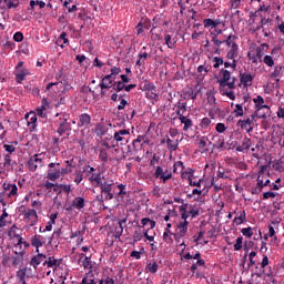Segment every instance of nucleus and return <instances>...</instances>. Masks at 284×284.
Segmentation results:
<instances>
[{"instance_id":"nucleus-56","label":"nucleus","mask_w":284,"mask_h":284,"mask_svg":"<svg viewBox=\"0 0 284 284\" xmlns=\"http://www.w3.org/2000/svg\"><path fill=\"white\" fill-rule=\"evenodd\" d=\"M201 210H199V206H190L189 214L192 216V219H196L199 216Z\"/></svg>"},{"instance_id":"nucleus-47","label":"nucleus","mask_w":284,"mask_h":284,"mask_svg":"<svg viewBox=\"0 0 284 284\" xmlns=\"http://www.w3.org/2000/svg\"><path fill=\"white\" fill-rule=\"evenodd\" d=\"M207 141H209L207 136H202L200 139L199 148L200 150H202V152H207V149H205L207 148Z\"/></svg>"},{"instance_id":"nucleus-45","label":"nucleus","mask_w":284,"mask_h":284,"mask_svg":"<svg viewBox=\"0 0 284 284\" xmlns=\"http://www.w3.org/2000/svg\"><path fill=\"white\" fill-rule=\"evenodd\" d=\"M82 265L84 270H92V257L91 256H84L82 260Z\"/></svg>"},{"instance_id":"nucleus-34","label":"nucleus","mask_w":284,"mask_h":284,"mask_svg":"<svg viewBox=\"0 0 284 284\" xmlns=\"http://www.w3.org/2000/svg\"><path fill=\"white\" fill-rule=\"evenodd\" d=\"M163 14H158L153 18V23H152V29H151V34L156 30V28H160V26H163Z\"/></svg>"},{"instance_id":"nucleus-54","label":"nucleus","mask_w":284,"mask_h":284,"mask_svg":"<svg viewBox=\"0 0 284 284\" xmlns=\"http://www.w3.org/2000/svg\"><path fill=\"white\" fill-rule=\"evenodd\" d=\"M57 116H60L58 121L59 125L60 123H70L68 122L70 120V115L68 113H58Z\"/></svg>"},{"instance_id":"nucleus-37","label":"nucleus","mask_w":284,"mask_h":284,"mask_svg":"<svg viewBox=\"0 0 284 284\" xmlns=\"http://www.w3.org/2000/svg\"><path fill=\"white\" fill-rule=\"evenodd\" d=\"M140 90L143 92H156V85H154L152 82H145L141 84Z\"/></svg>"},{"instance_id":"nucleus-21","label":"nucleus","mask_w":284,"mask_h":284,"mask_svg":"<svg viewBox=\"0 0 284 284\" xmlns=\"http://www.w3.org/2000/svg\"><path fill=\"white\" fill-rule=\"evenodd\" d=\"M92 121V116L88 113H82L79 116L78 126L79 128H88Z\"/></svg>"},{"instance_id":"nucleus-52","label":"nucleus","mask_w":284,"mask_h":284,"mask_svg":"<svg viewBox=\"0 0 284 284\" xmlns=\"http://www.w3.org/2000/svg\"><path fill=\"white\" fill-rule=\"evenodd\" d=\"M262 61L267 68H274V58L272 55H265Z\"/></svg>"},{"instance_id":"nucleus-15","label":"nucleus","mask_w":284,"mask_h":284,"mask_svg":"<svg viewBox=\"0 0 284 284\" xmlns=\"http://www.w3.org/2000/svg\"><path fill=\"white\" fill-rule=\"evenodd\" d=\"M114 81V77L108 74L102 79V82L98 87L101 88V90H110V88H113Z\"/></svg>"},{"instance_id":"nucleus-18","label":"nucleus","mask_w":284,"mask_h":284,"mask_svg":"<svg viewBox=\"0 0 284 284\" xmlns=\"http://www.w3.org/2000/svg\"><path fill=\"white\" fill-rule=\"evenodd\" d=\"M16 82L23 83L26 81V77H30V70L28 69H19L14 71Z\"/></svg>"},{"instance_id":"nucleus-58","label":"nucleus","mask_w":284,"mask_h":284,"mask_svg":"<svg viewBox=\"0 0 284 284\" xmlns=\"http://www.w3.org/2000/svg\"><path fill=\"white\" fill-rule=\"evenodd\" d=\"M214 148H216L217 150H223L225 148V138L220 136L215 142Z\"/></svg>"},{"instance_id":"nucleus-32","label":"nucleus","mask_w":284,"mask_h":284,"mask_svg":"<svg viewBox=\"0 0 284 284\" xmlns=\"http://www.w3.org/2000/svg\"><path fill=\"white\" fill-rule=\"evenodd\" d=\"M125 223H128V219L119 220V226H115V239H121V236H123V225H125Z\"/></svg>"},{"instance_id":"nucleus-24","label":"nucleus","mask_w":284,"mask_h":284,"mask_svg":"<svg viewBox=\"0 0 284 284\" xmlns=\"http://www.w3.org/2000/svg\"><path fill=\"white\" fill-rule=\"evenodd\" d=\"M17 162H12V156L10 154H6L3 158V170H7V172H11L13 170Z\"/></svg>"},{"instance_id":"nucleus-31","label":"nucleus","mask_w":284,"mask_h":284,"mask_svg":"<svg viewBox=\"0 0 284 284\" xmlns=\"http://www.w3.org/2000/svg\"><path fill=\"white\" fill-rule=\"evenodd\" d=\"M247 221V214L245 213V210L242 212L237 213V216L234 217L233 223L235 225H243Z\"/></svg>"},{"instance_id":"nucleus-62","label":"nucleus","mask_w":284,"mask_h":284,"mask_svg":"<svg viewBox=\"0 0 284 284\" xmlns=\"http://www.w3.org/2000/svg\"><path fill=\"white\" fill-rule=\"evenodd\" d=\"M99 159L102 163H108V151L105 149L100 150Z\"/></svg>"},{"instance_id":"nucleus-43","label":"nucleus","mask_w":284,"mask_h":284,"mask_svg":"<svg viewBox=\"0 0 284 284\" xmlns=\"http://www.w3.org/2000/svg\"><path fill=\"white\" fill-rule=\"evenodd\" d=\"M62 42L70 43V40H68V33L65 31H63L57 40L58 45L63 48V44H61Z\"/></svg>"},{"instance_id":"nucleus-23","label":"nucleus","mask_w":284,"mask_h":284,"mask_svg":"<svg viewBox=\"0 0 284 284\" xmlns=\"http://www.w3.org/2000/svg\"><path fill=\"white\" fill-rule=\"evenodd\" d=\"M264 187L265 184H263V176L257 175V183L255 186H252L251 194H261Z\"/></svg>"},{"instance_id":"nucleus-55","label":"nucleus","mask_w":284,"mask_h":284,"mask_svg":"<svg viewBox=\"0 0 284 284\" xmlns=\"http://www.w3.org/2000/svg\"><path fill=\"white\" fill-rule=\"evenodd\" d=\"M113 90L115 92H122V90H125V83L122 81H118V82L113 83Z\"/></svg>"},{"instance_id":"nucleus-38","label":"nucleus","mask_w":284,"mask_h":284,"mask_svg":"<svg viewBox=\"0 0 284 284\" xmlns=\"http://www.w3.org/2000/svg\"><path fill=\"white\" fill-rule=\"evenodd\" d=\"M71 129H72V126L70 123H60L57 132H58L59 136H63V134L67 133Z\"/></svg>"},{"instance_id":"nucleus-2","label":"nucleus","mask_w":284,"mask_h":284,"mask_svg":"<svg viewBox=\"0 0 284 284\" xmlns=\"http://www.w3.org/2000/svg\"><path fill=\"white\" fill-rule=\"evenodd\" d=\"M256 119H265V113L260 114L258 112H254L246 120H239L237 126L250 134L251 132H254V121H256Z\"/></svg>"},{"instance_id":"nucleus-57","label":"nucleus","mask_w":284,"mask_h":284,"mask_svg":"<svg viewBox=\"0 0 284 284\" xmlns=\"http://www.w3.org/2000/svg\"><path fill=\"white\" fill-rule=\"evenodd\" d=\"M210 70H212V67L211 65H199L197 67V72H199V74H203V72H204V77H206L207 75V73L210 72Z\"/></svg>"},{"instance_id":"nucleus-22","label":"nucleus","mask_w":284,"mask_h":284,"mask_svg":"<svg viewBox=\"0 0 284 284\" xmlns=\"http://www.w3.org/2000/svg\"><path fill=\"white\" fill-rule=\"evenodd\" d=\"M43 243H45V240L41 235H33L31 237V245L36 247V252H39V247H43Z\"/></svg>"},{"instance_id":"nucleus-19","label":"nucleus","mask_w":284,"mask_h":284,"mask_svg":"<svg viewBox=\"0 0 284 284\" xmlns=\"http://www.w3.org/2000/svg\"><path fill=\"white\" fill-rule=\"evenodd\" d=\"M17 230H19V227H17V225H12L9 231V237L17 239L18 242L16 244V247H19L23 243V237H21V235L17 233Z\"/></svg>"},{"instance_id":"nucleus-64","label":"nucleus","mask_w":284,"mask_h":284,"mask_svg":"<svg viewBox=\"0 0 284 284\" xmlns=\"http://www.w3.org/2000/svg\"><path fill=\"white\" fill-rule=\"evenodd\" d=\"M264 54H265V52H263L262 47H257L255 49V57H256V59H258V61H263Z\"/></svg>"},{"instance_id":"nucleus-44","label":"nucleus","mask_w":284,"mask_h":284,"mask_svg":"<svg viewBox=\"0 0 284 284\" xmlns=\"http://www.w3.org/2000/svg\"><path fill=\"white\" fill-rule=\"evenodd\" d=\"M202 183H203V179L196 180L194 175L189 180V185H191V187H201Z\"/></svg>"},{"instance_id":"nucleus-51","label":"nucleus","mask_w":284,"mask_h":284,"mask_svg":"<svg viewBox=\"0 0 284 284\" xmlns=\"http://www.w3.org/2000/svg\"><path fill=\"white\" fill-rule=\"evenodd\" d=\"M182 179H187V181H190V179H194V170L187 169L186 171H183Z\"/></svg>"},{"instance_id":"nucleus-63","label":"nucleus","mask_w":284,"mask_h":284,"mask_svg":"<svg viewBox=\"0 0 284 284\" xmlns=\"http://www.w3.org/2000/svg\"><path fill=\"white\" fill-rule=\"evenodd\" d=\"M242 234L243 236H246L247 239H252V236H254V232L252 231V227H245L242 229Z\"/></svg>"},{"instance_id":"nucleus-7","label":"nucleus","mask_w":284,"mask_h":284,"mask_svg":"<svg viewBox=\"0 0 284 284\" xmlns=\"http://www.w3.org/2000/svg\"><path fill=\"white\" fill-rule=\"evenodd\" d=\"M30 172H37L38 168H43V159H40L38 154L31 156L27 163Z\"/></svg>"},{"instance_id":"nucleus-61","label":"nucleus","mask_w":284,"mask_h":284,"mask_svg":"<svg viewBox=\"0 0 284 284\" xmlns=\"http://www.w3.org/2000/svg\"><path fill=\"white\" fill-rule=\"evenodd\" d=\"M213 62H215V63L213 64V68H214L215 70H219V68H221V65H223V63H224L223 58H220V57H214V58H213Z\"/></svg>"},{"instance_id":"nucleus-49","label":"nucleus","mask_w":284,"mask_h":284,"mask_svg":"<svg viewBox=\"0 0 284 284\" xmlns=\"http://www.w3.org/2000/svg\"><path fill=\"white\" fill-rule=\"evenodd\" d=\"M143 239V232L141 230H138L133 233V242L132 245H134L135 243H139V241H141Z\"/></svg>"},{"instance_id":"nucleus-28","label":"nucleus","mask_w":284,"mask_h":284,"mask_svg":"<svg viewBox=\"0 0 284 284\" xmlns=\"http://www.w3.org/2000/svg\"><path fill=\"white\" fill-rule=\"evenodd\" d=\"M97 283H99V280H97V276L92 271H89L81 282V284H97Z\"/></svg>"},{"instance_id":"nucleus-29","label":"nucleus","mask_w":284,"mask_h":284,"mask_svg":"<svg viewBox=\"0 0 284 284\" xmlns=\"http://www.w3.org/2000/svg\"><path fill=\"white\" fill-rule=\"evenodd\" d=\"M98 187H100L101 194L105 192H112V187H114V181L110 180V181L101 182V184Z\"/></svg>"},{"instance_id":"nucleus-10","label":"nucleus","mask_w":284,"mask_h":284,"mask_svg":"<svg viewBox=\"0 0 284 284\" xmlns=\"http://www.w3.org/2000/svg\"><path fill=\"white\" fill-rule=\"evenodd\" d=\"M45 261H48V257L45 256V254L37 252V255H34L31 258L30 265H31V267L37 270V267H39V265H41V263L42 264L45 263Z\"/></svg>"},{"instance_id":"nucleus-4","label":"nucleus","mask_w":284,"mask_h":284,"mask_svg":"<svg viewBox=\"0 0 284 284\" xmlns=\"http://www.w3.org/2000/svg\"><path fill=\"white\" fill-rule=\"evenodd\" d=\"M154 179H160L162 183H168L170 179H172V170L170 169H163V166H156L154 174Z\"/></svg>"},{"instance_id":"nucleus-35","label":"nucleus","mask_w":284,"mask_h":284,"mask_svg":"<svg viewBox=\"0 0 284 284\" xmlns=\"http://www.w3.org/2000/svg\"><path fill=\"white\" fill-rule=\"evenodd\" d=\"M237 57H239V44L233 43V47H231V49L229 50V52L226 54V59L234 60Z\"/></svg>"},{"instance_id":"nucleus-17","label":"nucleus","mask_w":284,"mask_h":284,"mask_svg":"<svg viewBox=\"0 0 284 284\" xmlns=\"http://www.w3.org/2000/svg\"><path fill=\"white\" fill-rule=\"evenodd\" d=\"M83 207H85V199H83L82 196H78L72 201L71 205L67 209V211L70 212V210L72 209L83 210Z\"/></svg>"},{"instance_id":"nucleus-8","label":"nucleus","mask_w":284,"mask_h":284,"mask_svg":"<svg viewBox=\"0 0 284 284\" xmlns=\"http://www.w3.org/2000/svg\"><path fill=\"white\" fill-rule=\"evenodd\" d=\"M190 225V222L183 221L180 222L176 226V234H174L175 241L179 243V239H183L185 234H187V226Z\"/></svg>"},{"instance_id":"nucleus-25","label":"nucleus","mask_w":284,"mask_h":284,"mask_svg":"<svg viewBox=\"0 0 284 284\" xmlns=\"http://www.w3.org/2000/svg\"><path fill=\"white\" fill-rule=\"evenodd\" d=\"M211 41L216 47L215 51H214V54H219L220 55L221 54V45H223V39L217 38L216 34L212 33L211 34Z\"/></svg>"},{"instance_id":"nucleus-20","label":"nucleus","mask_w":284,"mask_h":284,"mask_svg":"<svg viewBox=\"0 0 284 284\" xmlns=\"http://www.w3.org/2000/svg\"><path fill=\"white\" fill-rule=\"evenodd\" d=\"M11 261L14 267H21V265H23V251H16L14 254L11 256Z\"/></svg>"},{"instance_id":"nucleus-11","label":"nucleus","mask_w":284,"mask_h":284,"mask_svg":"<svg viewBox=\"0 0 284 284\" xmlns=\"http://www.w3.org/2000/svg\"><path fill=\"white\" fill-rule=\"evenodd\" d=\"M130 136V129H122L114 133L113 139L120 143H128V138Z\"/></svg>"},{"instance_id":"nucleus-41","label":"nucleus","mask_w":284,"mask_h":284,"mask_svg":"<svg viewBox=\"0 0 284 284\" xmlns=\"http://www.w3.org/2000/svg\"><path fill=\"white\" fill-rule=\"evenodd\" d=\"M143 141H145V135H139L135 140H133L134 150H136L138 148H142Z\"/></svg>"},{"instance_id":"nucleus-46","label":"nucleus","mask_w":284,"mask_h":284,"mask_svg":"<svg viewBox=\"0 0 284 284\" xmlns=\"http://www.w3.org/2000/svg\"><path fill=\"white\" fill-rule=\"evenodd\" d=\"M28 125L32 131L37 130V114H31V118L28 120Z\"/></svg>"},{"instance_id":"nucleus-12","label":"nucleus","mask_w":284,"mask_h":284,"mask_svg":"<svg viewBox=\"0 0 284 284\" xmlns=\"http://www.w3.org/2000/svg\"><path fill=\"white\" fill-rule=\"evenodd\" d=\"M62 263V258L57 260L54 256H50L47 258V261H44L43 266L50 267L51 270H57V267H61Z\"/></svg>"},{"instance_id":"nucleus-9","label":"nucleus","mask_w":284,"mask_h":284,"mask_svg":"<svg viewBox=\"0 0 284 284\" xmlns=\"http://www.w3.org/2000/svg\"><path fill=\"white\" fill-rule=\"evenodd\" d=\"M2 187L4 190V192H9L7 194L8 199H12V196H17L18 192H19V187L17 186V184H12L8 181H6L3 184H2Z\"/></svg>"},{"instance_id":"nucleus-13","label":"nucleus","mask_w":284,"mask_h":284,"mask_svg":"<svg viewBox=\"0 0 284 284\" xmlns=\"http://www.w3.org/2000/svg\"><path fill=\"white\" fill-rule=\"evenodd\" d=\"M253 101L257 108V110L255 111V112H257V114H265V111H263V110L270 111V106L263 104V103H265V100L263 99V97L257 95Z\"/></svg>"},{"instance_id":"nucleus-26","label":"nucleus","mask_w":284,"mask_h":284,"mask_svg":"<svg viewBox=\"0 0 284 284\" xmlns=\"http://www.w3.org/2000/svg\"><path fill=\"white\" fill-rule=\"evenodd\" d=\"M240 81L244 88H250V85H252V81H254V77L250 73H241Z\"/></svg>"},{"instance_id":"nucleus-42","label":"nucleus","mask_w":284,"mask_h":284,"mask_svg":"<svg viewBox=\"0 0 284 284\" xmlns=\"http://www.w3.org/2000/svg\"><path fill=\"white\" fill-rule=\"evenodd\" d=\"M236 37L230 34L225 40H222L223 43H225V45H227V48H233L234 43H236Z\"/></svg>"},{"instance_id":"nucleus-1","label":"nucleus","mask_w":284,"mask_h":284,"mask_svg":"<svg viewBox=\"0 0 284 284\" xmlns=\"http://www.w3.org/2000/svg\"><path fill=\"white\" fill-rule=\"evenodd\" d=\"M220 75L222 77L217 82L220 83V92H222L225 97H229L231 101L236 100V95L233 91H225V88L229 90L236 89V79L233 77L229 70L221 69Z\"/></svg>"},{"instance_id":"nucleus-16","label":"nucleus","mask_w":284,"mask_h":284,"mask_svg":"<svg viewBox=\"0 0 284 284\" xmlns=\"http://www.w3.org/2000/svg\"><path fill=\"white\" fill-rule=\"evenodd\" d=\"M145 50H148L146 47H143L139 53V59L136 61V65L139 68H141L142 65H145V61H148V59L152 58V54L145 52Z\"/></svg>"},{"instance_id":"nucleus-36","label":"nucleus","mask_w":284,"mask_h":284,"mask_svg":"<svg viewBox=\"0 0 284 284\" xmlns=\"http://www.w3.org/2000/svg\"><path fill=\"white\" fill-rule=\"evenodd\" d=\"M179 121L184 125V132H187V130H190V128L193 125L192 120L185 115H180Z\"/></svg>"},{"instance_id":"nucleus-30","label":"nucleus","mask_w":284,"mask_h":284,"mask_svg":"<svg viewBox=\"0 0 284 284\" xmlns=\"http://www.w3.org/2000/svg\"><path fill=\"white\" fill-rule=\"evenodd\" d=\"M89 181L90 183H95L98 187L103 182V175L101 174V172L91 173V175L89 176Z\"/></svg>"},{"instance_id":"nucleus-27","label":"nucleus","mask_w":284,"mask_h":284,"mask_svg":"<svg viewBox=\"0 0 284 284\" xmlns=\"http://www.w3.org/2000/svg\"><path fill=\"white\" fill-rule=\"evenodd\" d=\"M161 143H165V139L161 141ZM166 145L169 152H176L179 150V140L174 141L170 138L166 139Z\"/></svg>"},{"instance_id":"nucleus-6","label":"nucleus","mask_w":284,"mask_h":284,"mask_svg":"<svg viewBox=\"0 0 284 284\" xmlns=\"http://www.w3.org/2000/svg\"><path fill=\"white\" fill-rule=\"evenodd\" d=\"M23 221L26 223H29V225L33 226L37 225V222L39 221V215H37V210L29 209L23 212Z\"/></svg>"},{"instance_id":"nucleus-5","label":"nucleus","mask_w":284,"mask_h":284,"mask_svg":"<svg viewBox=\"0 0 284 284\" xmlns=\"http://www.w3.org/2000/svg\"><path fill=\"white\" fill-rule=\"evenodd\" d=\"M18 283L28 284V280L34 278V272L30 267H24L17 272Z\"/></svg>"},{"instance_id":"nucleus-59","label":"nucleus","mask_w":284,"mask_h":284,"mask_svg":"<svg viewBox=\"0 0 284 284\" xmlns=\"http://www.w3.org/2000/svg\"><path fill=\"white\" fill-rule=\"evenodd\" d=\"M205 265V260L203 258H199L196 261V263H193L192 266H191V272H196L197 267L199 266H204Z\"/></svg>"},{"instance_id":"nucleus-14","label":"nucleus","mask_w":284,"mask_h":284,"mask_svg":"<svg viewBox=\"0 0 284 284\" xmlns=\"http://www.w3.org/2000/svg\"><path fill=\"white\" fill-rule=\"evenodd\" d=\"M252 148V139L244 136L241 144L235 145L236 152H247Z\"/></svg>"},{"instance_id":"nucleus-40","label":"nucleus","mask_w":284,"mask_h":284,"mask_svg":"<svg viewBox=\"0 0 284 284\" xmlns=\"http://www.w3.org/2000/svg\"><path fill=\"white\" fill-rule=\"evenodd\" d=\"M185 112H187V104L179 102L178 111H176V114H178L179 119L181 116H183V114H185Z\"/></svg>"},{"instance_id":"nucleus-60","label":"nucleus","mask_w":284,"mask_h":284,"mask_svg":"<svg viewBox=\"0 0 284 284\" xmlns=\"http://www.w3.org/2000/svg\"><path fill=\"white\" fill-rule=\"evenodd\" d=\"M211 123H212V120H210V118H203L200 123V128H202V130H207Z\"/></svg>"},{"instance_id":"nucleus-50","label":"nucleus","mask_w":284,"mask_h":284,"mask_svg":"<svg viewBox=\"0 0 284 284\" xmlns=\"http://www.w3.org/2000/svg\"><path fill=\"white\" fill-rule=\"evenodd\" d=\"M234 116H236V119H239V116H243L244 112H243V104H235V109L233 111Z\"/></svg>"},{"instance_id":"nucleus-48","label":"nucleus","mask_w":284,"mask_h":284,"mask_svg":"<svg viewBox=\"0 0 284 284\" xmlns=\"http://www.w3.org/2000/svg\"><path fill=\"white\" fill-rule=\"evenodd\" d=\"M164 41H165V45H168V48H170L172 50V48H174V45H176V41L172 40V36L166 34L164 36Z\"/></svg>"},{"instance_id":"nucleus-53","label":"nucleus","mask_w":284,"mask_h":284,"mask_svg":"<svg viewBox=\"0 0 284 284\" xmlns=\"http://www.w3.org/2000/svg\"><path fill=\"white\" fill-rule=\"evenodd\" d=\"M18 6H19V0H7L6 10L17 9Z\"/></svg>"},{"instance_id":"nucleus-39","label":"nucleus","mask_w":284,"mask_h":284,"mask_svg":"<svg viewBox=\"0 0 284 284\" xmlns=\"http://www.w3.org/2000/svg\"><path fill=\"white\" fill-rule=\"evenodd\" d=\"M146 270L151 273V274H156V272H159V263H156V261L150 262L146 264Z\"/></svg>"},{"instance_id":"nucleus-3","label":"nucleus","mask_w":284,"mask_h":284,"mask_svg":"<svg viewBox=\"0 0 284 284\" xmlns=\"http://www.w3.org/2000/svg\"><path fill=\"white\" fill-rule=\"evenodd\" d=\"M61 163H54L51 162L49 164V170L47 172V178L49 181H58V179H61V168H59Z\"/></svg>"},{"instance_id":"nucleus-33","label":"nucleus","mask_w":284,"mask_h":284,"mask_svg":"<svg viewBox=\"0 0 284 284\" xmlns=\"http://www.w3.org/2000/svg\"><path fill=\"white\" fill-rule=\"evenodd\" d=\"M283 72H284L283 65L281 64L275 65L274 71L271 73V79H276V81H278V79L283 77Z\"/></svg>"}]
</instances>
